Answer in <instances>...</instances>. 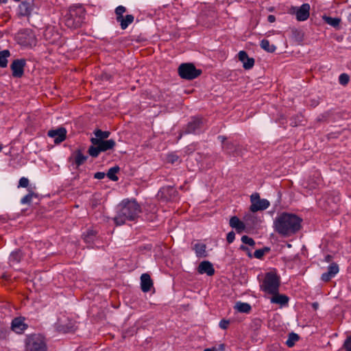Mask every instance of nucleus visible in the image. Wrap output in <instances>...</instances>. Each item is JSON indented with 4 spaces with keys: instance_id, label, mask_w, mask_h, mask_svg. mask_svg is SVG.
I'll list each match as a JSON object with an SVG mask.
<instances>
[{
    "instance_id": "1",
    "label": "nucleus",
    "mask_w": 351,
    "mask_h": 351,
    "mask_svg": "<svg viewBox=\"0 0 351 351\" xmlns=\"http://www.w3.org/2000/svg\"><path fill=\"white\" fill-rule=\"evenodd\" d=\"M302 219L295 214L282 213L274 221V228L276 232L284 237L296 233L301 228Z\"/></svg>"
},
{
    "instance_id": "2",
    "label": "nucleus",
    "mask_w": 351,
    "mask_h": 351,
    "mask_svg": "<svg viewBox=\"0 0 351 351\" xmlns=\"http://www.w3.org/2000/svg\"><path fill=\"white\" fill-rule=\"evenodd\" d=\"M141 213L140 205L135 199H123L118 206L114 221L117 226H121L126 221L135 220Z\"/></svg>"
},
{
    "instance_id": "3",
    "label": "nucleus",
    "mask_w": 351,
    "mask_h": 351,
    "mask_svg": "<svg viewBox=\"0 0 351 351\" xmlns=\"http://www.w3.org/2000/svg\"><path fill=\"white\" fill-rule=\"evenodd\" d=\"M86 10L80 5L71 6L63 21L66 27L71 29H77L82 26L85 20Z\"/></svg>"
},
{
    "instance_id": "4",
    "label": "nucleus",
    "mask_w": 351,
    "mask_h": 351,
    "mask_svg": "<svg viewBox=\"0 0 351 351\" xmlns=\"http://www.w3.org/2000/svg\"><path fill=\"white\" fill-rule=\"evenodd\" d=\"M280 280L279 276L274 272H267L260 285L261 291L268 293L274 294L279 291Z\"/></svg>"
},
{
    "instance_id": "5",
    "label": "nucleus",
    "mask_w": 351,
    "mask_h": 351,
    "mask_svg": "<svg viewBox=\"0 0 351 351\" xmlns=\"http://www.w3.org/2000/svg\"><path fill=\"white\" fill-rule=\"evenodd\" d=\"M25 351H47L45 339L38 335L27 336L25 341Z\"/></svg>"
},
{
    "instance_id": "6",
    "label": "nucleus",
    "mask_w": 351,
    "mask_h": 351,
    "mask_svg": "<svg viewBox=\"0 0 351 351\" xmlns=\"http://www.w3.org/2000/svg\"><path fill=\"white\" fill-rule=\"evenodd\" d=\"M202 71L197 69L192 63H182L178 67V74L181 78L191 80L197 78Z\"/></svg>"
},
{
    "instance_id": "7",
    "label": "nucleus",
    "mask_w": 351,
    "mask_h": 351,
    "mask_svg": "<svg viewBox=\"0 0 351 351\" xmlns=\"http://www.w3.org/2000/svg\"><path fill=\"white\" fill-rule=\"evenodd\" d=\"M17 39L19 43L23 46L32 47L36 44V36L29 29H24L19 32Z\"/></svg>"
},
{
    "instance_id": "8",
    "label": "nucleus",
    "mask_w": 351,
    "mask_h": 351,
    "mask_svg": "<svg viewBox=\"0 0 351 351\" xmlns=\"http://www.w3.org/2000/svg\"><path fill=\"white\" fill-rule=\"evenodd\" d=\"M251 206L250 210L255 213L258 210L267 209L269 205V202L266 199H261L258 193H254L250 197Z\"/></svg>"
},
{
    "instance_id": "9",
    "label": "nucleus",
    "mask_w": 351,
    "mask_h": 351,
    "mask_svg": "<svg viewBox=\"0 0 351 351\" xmlns=\"http://www.w3.org/2000/svg\"><path fill=\"white\" fill-rule=\"evenodd\" d=\"M26 64L24 59L14 60L10 64L12 75L14 77H21L24 73V67Z\"/></svg>"
},
{
    "instance_id": "10",
    "label": "nucleus",
    "mask_w": 351,
    "mask_h": 351,
    "mask_svg": "<svg viewBox=\"0 0 351 351\" xmlns=\"http://www.w3.org/2000/svg\"><path fill=\"white\" fill-rule=\"evenodd\" d=\"M47 134L49 137L53 138L56 144H59L66 139V130L60 127L56 130H49Z\"/></svg>"
},
{
    "instance_id": "11",
    "label": "nucleus",
    "mask_w": 351,
    "mask_h": 351,
    "mask_svg": "<svg viewBox=\"0 0 351 351\" xmlns=\"http://www.w3.org/2000/svg\"><path fill=\"white\" fill-rule=\"evenodd\" d=\"M27 327V324L25 323V318L22 317H15L11 323V329L17 334L23 333Z\"/></svg>"
},
{
    "instance_id": "12",
    "label": "nucleus",
    "mask_w": 351,
    "mask_h": 351,
    "mask_svg": "<svg viewBox=\"0 0 351 351\" xmlns=\"http://www.w3.org/2000/svg\"><path fill=\"white\" fill-rule=\"evenodd\" d=\"M90 142L94 145H99L101 152L113 149L116 145L115 141L112 139L101 141L98 138H91Z\"/></svg>"
},
{
    "instance_id": "13",
    "label": "nucleus",
    "mask_w": 351,
    "mask_h": 351,
    "mask_svg": "<svg viewBox=\"0 0 351 351\" xmlns=\"http://www.w3.org/2000/svg\"><path fill=\"white\" fill-rule=\"evenodd\" d=\"M310 5L304 3L298 8L295 12L296 19L298 21H304L308 19L310 15Z\"/></svg>"
},
{
    "instance_id": "14",
    "label": "nucleus",
    "mask_w": 351,
    "mask_h": 351,
    "mask_svg": "<svg viewBox=\"0 0 351 351\" xmlns=\"http://www.w3.org/2000/svg\"><path fill=\"white\" fill-rule=\"evenodd\" d=\"M339 268L337 263H331L328 267V271L324 274H322L321 276L322 280L324 282H328L331 278L335 277V276L339 272Z\"/></svg>"
},
{
    "instance_id": "15",
    "label": "nucleus",
    "mask_w": 351,
    "mask_h": 351,
    "mask_svg": "<svg viewBox=\"0 0 351 351\" xmlns=\"http://www.w3.org/2000/svg\"><path fill=\"white\" fill-rule=\"evenodd\" d=\"M238 58L239 61L243 63V66L245 69H250L254 65V59L249 58L247 53L245 51H240L239 52Z\"/></svg>"
},
{
    "instance_id": "16",
    "label": "nucleus",
    "mask_w": 351,
    "mask_h": 351,
    "mask_svg": "<svg viewBox=\"0 0 351 351\" xmlns=\"http://www.w3.org/2000/svg\"><path fill=\"white\" fill-rule=\"evenodd\" d=\"M197 271L200 274H206L208 276H211L215 274V269L210 262L208 261H204L199 263L197 267Z\"/></svg>"
},
{
    "instance_id": "17",
    "label": "nucleus",
    "mask_w": 351,
    "mask_h": 351,
    "mask_svg": "<svg viewBox=\"0 0 351 351\" xmlns=\"http://www.w3.org/2000/svg\"><path fill=\"white\" fill-rule=\"evenodd\" d=\"M222 149L223 152L229 156H237L239 155V147L232 142L223 143V145H222Z\"/></svg>"
},
{
    "instance_id": "18",
    "label": "nucleus",
    "mask_w": 351,
    "mask_h": 351,
    "mask_svg": "<svg viewBox=\"0 0 351 351\" xmlns=\"http://www.w3.org/2000/svg\"><path fill=\"white\" fill-rule=\"evenodd\" d=\"M153 287V281L148 274H143L141 276V290L145 292H149Z\"/></svg>"
},
{
    "instance_id": "19",
    "label": "nucleus",
    "mask_w": 351,
    "mask_h": 351,
    "mask_svg": "<svg viewBox=\"0 0 351 351\" xmlns=\"http://www.w3.org/2000/svg\"><path fill=\"white\" fill-rule=\"evenodd\" d=\"M229 224L231 228H234L237 233L239 234L245 229V223L241 221L237 216H233L230 219Z\"/></svg>"
},
{
    "instance_id": "20",
    "label": "nucleus",
    "mask_w": 351,
    "mask_h": 351,
    "mask_svg": "<svg viewBox=\"0 0 351 351\" xmlns=\"http://www.w3.org/2000/svg\"><path fill=\"white\" fill-rule=\"evenodd\" d=\"M88 156L86 155H84L81 150L78 149L75 151L72 157L70 158V160L72 159L73 160V162L76 165L77 167H80V165H83L86 160H87Z\"/></svg>"
},
{
    "instance_id": "21",
    "label": "nucleus",
    "mask_w": 351,
    "mask_h": 351,
    "mask_svg": "<svg viewBox=\"0 0 351 351\" xmlns=\"http://www.w3.org/2000/svg\"><path fill=\"white\" fill-rule=\"evenodd\" d=\"M193 250L195 251V255L197 258H204L207 256L206 245L203 243H196L193 246Z\"/></svg>"
},
{
    "instance_id": "22",
    "label": "nucleus",
    "mask_w": 351,
    "mask_h": 351,
    "mask_svg": "<svg viewBox=\"0 0 351 351\" xmlns=\"http://www.w3.org/2000/svg\"><path fill=\"white\" fill-rule=\"evenodd\" d=\"M202 121L200 119L195 118L189 122L186 128V133H195L201 128Z\"/></svg>"
},
{
    "instance_id": "23",
    "label": "nucleus",
    "mask_w": 351,
    "mask_h": 351,
    "mask_svg": "<svg viewBox=\"0 0 351 351\" xmlns=\"http://www.w3.org/2000/svg\"><path fill=\"white\" fill-rule=\"evenodd\" d=\"M273 296L271 298V302L274 304H279L282 306L287 304L289 298L285 295H280L278 293L271 294Z\"/></svg>"
},
{
    "instance_id": "24",
    "label": "nucleus",
    "mask_w": 351,
    "mask_h": 351,
    "mask_svg": "<svg viewBox=\"0 0 351 351\" xmlns=\"http://www.w3.org/2000/svg\"><path fill=\"white\" fill-rule=\"evenodd\" d=\"M134 20V17L132 14H127L125 16H123L117 21V22L119 23L122 29H125L131 23H133Z\"/></svg>"
},
{
    "instance_id": "25",
    "label": "nucleus",
    "mask_w": 351,
    "mask_h": 351,
    "mask_svg": "<svg viewBox=\"0 0 351 351\" xmlns=\"http://www.w3.org/2000/svg\"><path fill=\"white\" fill-rule=\"evenodd\" d=\"M234 309H236L238 312L249 313L252 307L250 304L246 302H237L234 305Z\"/></svg>"
},
{
    "instance_id": "26",
    "label": "nucleus",
    "mask_w": 351,
    "mask_h": 351,
    "mask_svg": "<svg viewBox=\"0 0 351 351\" xmlns=\"http://www.w3.org/2000/svg\"><path fill=\"white\" fill-rule=\"evenodd\" d=\"M22 253L20 250L12 252L9 257V263L11 265L19 263L22 258Z\"/></svg>"
},
{
    "instance_id": "27",
    "label": "nucleus",
    "mask_w": 351,
    "mask_h": 351,
    "mask_svg": "<svg viewBox=\"0 0 351 351\" xmlns=\"http://www.w3.org/2000/svg\"><path fill=\"white\" fill-rule=\"evenodd\" d=\"M19 12L22 16H28L31 14L32 8L29 3L22 2L19 6Z\"/></svg>"
},
{
    "instance_id": "28",
    "label": "nucleus",
    "mask_w": 351,
    "mask_h": 351,
    "mask_svg": "<svg viewBox=\"0 0 351 351\" xmlns=\"http://www.w3.org/2000/svg\"><path fill=\"white\" fill-rule=\"evenodd\" d=\"M97 235V232L94 230H88L84 234V240L86 243L91 244L93 243Z\"/></svg>"
},
{
    "instance_id": "29",
    "label": "nucleus",
    "mask_w": 351,
    "mask_h": 351,
    "mask_svg": "<svg viewBox=\"0 0 351 351\" xmlns=\"http://www.w3.org/2000/svg\"><path fill=\"white\" fill-rule=\"evenodd\" d=\"M10 56L9 50L5 49L0 52V67L5 68L8 66L7 58Z\"/></svg>"
},
{
    "instance_id": "30",
    "label": "nucleus",
    "mask_w": 351,
    "mask_h": 351,
    "mask_svg": "<svg viewBox=\"0 0 351 351\" xmlns=\"http://www.w3.org/2000/svg\"><path fill=\"white\" fill-rule=\"evenodd\" d=\"M260 45L263 49L269 53H273L276 49V46L274 45H270L269 41L267 39H263L261 41Z\"/></svg>"
},
{
    "instance_id": "31",
    "label": "nucleus",
    "mask_w": 351,
    "mask_h": 351,
    "mask_svg": "<svg viewBox=\"0 0 351 351\" xmlns=\"http://www.w3.org/2000/svg\"><path fill=\"white\" fill-rule=\"evenodd\" d=\"M119 169H120L118 166H114V167L109 169V170L106 174L108 178L112 181H117L119 180V178L116 176V174L119 172Z\"/></svg>"
},
{
    "instance_id": "32",
    "label": "nucleus",
    "mask_w": 351,
    "mask_h": 351,
    "mask_svg": "<svg viewBox=\"0 0 351 351\" xmlns=\"http://www.w3.org/2000/svg\"><path fill=\"white\" fill-rule=\"evenodd\" d=\"M94 134L95 136V138H98L99 140L106 141L110 134L108 131H102L101 130H96L94 132Z\"/></svg>"
},
{
    "instance_id": "33",
    "label": "nucleus",
    "mask_w": 351,
    "mask_h": 351,
    "mask_svg": "<svg viewBox=\"0 0 351 351\" xmlns=\"http://www.w3.org/2000/svg\"><path fill=\"white\" fill-rule=\"evenodd\" d=\"M324 20L327 24H328L334 27L339 26V25L341 22V19L339 18H332L330 16H324Z\"/></svg>"
},
{
    "instance_id": "34",
    "label": "nucleus",
    "mask_w": 351,
    "mask_h": 351,
    "mask_svg": "<svg viewBox=\"0 0 351 351\" xmlns=\"http://www.w3.org/2000/svg\"><path fill=\"white\" fill-rule=\"evenodd\" d=\"M299 336L293 332H291L289 335V338L286 341V344L288 347L291 348L294 346L295 343L298 341Z\"/></svg>"
},
{
    "instance_id": "35",
    "label": "nucleus",
    "mask_w": 351,
    "mask_h": 351,
    "mask_svg": "<svg viewBox=\"0 0 351 351\" xmlns=\"http://www.w3.org/2000/svg\"><path fill=\"white\" fill-rule=\"evenodd\" d=\"M101 152V151L99 148V145H92L88 150V154L93 158L97 157Z\"/></svg>"
},
{
    "instance_id": "36",
    "label": "nucleus",
    "mask_w": 351,
    "mask_h": 351,
    "mask_svg": "<svg viewBox=\"0 0 351 351\" xmlns=\"http://www.w3.org/2000/svg\"><path fill=\"white\" fill-rule=\"evenodd\" d=\"M126 8L123 5H119L115 9L116 20L117 21L123 17V14L125 12Z\"/></svg>"
},
{
    "instance_id": "37",
    "label": "nucleus",
    "mask_w": 351,
    "mask_h": 351,
    "mask_svg": "<svg viewBox=\"0 0 351 351\" xmlns=\"http://www.w3.org/2000/svg\"><path fill=\"white\" fill-rule=\"evenodd\" d=\"M34 196H35V194L33 192H29L21 199V203L22 204H30Z\"/></svg>"
},
{
    "instance_id": "38",
    "label": "nucleus",
    "mask_w": 351,
    "mask_h": 351,
    "mask_svg": "<svg viewBox=\"0 0 351 351\" xmlns=\"http://www.w3.org/2000/svg\"><path fill=\"white\" fill-rule=\"evenodd\" d=\"M350 81V77L346 73H341L339 77V82L343 86H346Z\"/></svg>"
},
{
    "instance_id": "39",
    "label": "nucleus",
    "mask_w": 351,
    "mask_h": 351,
    "mask_svg": "<svg viewBox=\"0 0 351 351\" xmlns=\"http://www.w3.org/2000/svg\"><path fill=\"white\" fill-rule=\"evenodd\" d=\"M167 160L169 162L174 164L179 162V157L174 153H171L167 155Z\"/></svg>"
},
{
    "instance_id": "40",
    "label": "nucleus",
    "mask_w": 351,
    "mask_h": 351,
    "mask_svg": "<svg viewBox=\"0 0 351 351\" xmlns=\"http://www.w3.org/2000/svg\"><path fill=\"white\" fill-rule=\"evenodd\" d=\"M241 241L250 246L254 247L255 245V241L253 239L249 237L248 236L244 235L241 237Z\"/></svg>"
},
{
    "instance_id": "41",
    "label": "nucleus",
    "mask_w": 351,
    "mask_h": 351,
    "mask_svg": "<svg viewBox=\"0 0 351 351\" xmlns=\"http://www.w3.org/2000/svg\"><path fill=\"white\" fill-rule=\"evenodd\" d=\"M9 330L3 326H0V339H5L9 335Z\"/></svg>"
},
{
    "instance_id": "42",
    "label": "nucleus",
    "mask_w": 351,
    "mask_h": 351,
    "mask_svg": "<svg viewBox=\"0 0 351 351\" xmlns=\"http://www.w3.org/2000/svg\"><path fill=\"white\" fill-rule=\"evenodd\" d=\"M29 185V180L27 178L22 177L19 182V187L26 188Z\"/></svg>"
},
{
    "instance_id": "43",
    "label": "nucleus",
    "mask_w": 351,
    "mask_h": 351,
    "mask_svg": "<svg viewBox=\"0 0 351 351\" xmlns=\"http://www.w3.org/2000/svg\"><path fill=\"white\" fill-rule=\"evenodd\" d=\"M343 348L346 351H351V335L344 341Z\"/></svg>"
},
{
    "instance_id": "44",
    "label": "nucleus",
    "mask_w": 351,
    "mask_h": 351,
    "mask_svg": "<svg viewBox=\"0 0 351 351\" xmlns=\"http://www.w3.org/2000/svg\"><path fill=\"white\" fill-rule=\"evenodd\" d=\"M229 324H230L229 320L223 319L220 321L219 326L221 329L226 330L228 328Z\"/></svg>"
},
{
    "instance_id": "45",
    "label": "nucleus",
    "mask_w": 351,
    "mask_h": 351,
    "mask_svg": "<svg viewBox=\"0 0 351 351\" xmlns=\"http://www.w3.org/2000/svg\"><path fill=\"white\" fill-rule=\"evenodd\" d=\"M235 239V234L233 231H231L228 233L226 237V240L228 243H232Z\"/></svg>"
},
{
    "instance_id": "46",
    "label": "nucleus",
    "mask_w": 351,
    "mask_h": 351,
    "mask_svg": "<svg viewBox=\"0 0 351 351\" xmlns=\"http://www.w3.org/2000/svg\"><path fill=\"white\" fill-rule=\"evenodd\" d=\"M265 254V250L259 249L254 252V257L256 258H261Z\"/></svg>"
},
{
    "instance_id": "47",
    "label": "nucleus",
    "mask_w": 351,
    "mask_h": 351,
    "mask_svg": "<svg viewBox=\"0 0 351 351\" xmlns=\"http://www.w3.org/2000/svg\"><path fill=\"white\" fill-rule=\"evenodd\" d=\"M105 176H106L105 173L97 172L94 175V178L97 179V180H101V179L104 178Z\"/></svg>"
},
{
    "instance_id": "48",
    "label": "nucleus",
    "mask_w": 351,
    "mask_h": 351,
    "mask_svg": "<svg viewBox=\"0 0 351 351\" xmlns=\"http://www.w3.org/2000/svg\"><path fill=\"white\" fill-rule=\"evenodd\" d=\"M267 20L269 23H274L276 21V17L274 15H269Z\"/></svg>"
},
{
    "instance_id": "49",
    "label": "nucleus",
    "mask_w": 351,
    "mask_h": 351,
    "mask_svg": "<svg viewBox=\"0 0 351 351\" xmlns=\"http://www.w3.org/2000/svg\"><path fill=\"white\" fill-rule=\"evenodd\" d=\"M218 139L222 143V145L226 143L225 142V141L226 140V137L224 136H219Z\"/></svg>"
},
{
    "instance_id": "50",
    "label": "nucleus",
    "mask_w": 351,
    "mask_h": 351,
    "mask_svg": "<svg viewBox=\"0 0 351 351\" xmlns=\"http://www.w3.org/2000/svg\"><path fill=\"white\" fill-rule=\"evenodd\" d=\"M332 260V256L330 255H327L326 257H325V261L327 262V263H329Z\"/></svg>"
},
{
    "instance_id": "51",
    "label": "nucleus",
    "mask_w": 351,
    "mask_h": 351,
    "mask_svg": "<svg viewBox=\"0 0 351 351\" xmlns=\"http://www.w3.org/2000/svg\"><path fill=\"white\" fill-rule=\"evenodd\" d=\"M204 351H217V350L215 348H206Z\"/></svg>"
},
{
    "instance_id": "52",
    "label": "nucleus",
    "mask_w": 351,
    "mask_h": 351,
    "mask_svg": "<svg viewBox=\"0 0 351 351\" xmlns=\"http://www.w3.org/2000/svg\"><path fill=\"white\" fill-rule=\"evenodd\" d=\"M241 249L243 250H246L247 248L245 246H244V245H241Z\"/></svg>"
},
{
    "instance_id": "53",
    "label": "nucleus",
    "mask_w": 351,
    "mask_h": 351,
    "mask_svg": "<svg viewBox=\"0 0 351 351\" xmlns=\"http://www.w3.org/2000/svg\"><path fill=\"white\" fill-rule=\"evenodd\" d=\"M317 306H318V304H316V303H314V304H313V306H314L315 308H316Z\"/></svg>"
},
{
    "instance_id": "54",
    "label": "nucleus",
    "mask_w": 351,
    "mask_h": 351,
    "mask_svg": "<svg viewBox=\"0 0 351 351\" xmlns=\"http://www.w3.org/2000/svg\"><path fill=\"white\" fill-rule=\"evenodd\" d=\"M2 149H3V146H2V145L0 144V152H1Z\"/></svg>"
},
{
    "instance_id": "55",
    "label": "nucleus",
    "mask_w": 351,
    "mask_h": 351,
    "mask_svg": "<svg viewBox=\"0 0 351 351\" xmlns=\"http://www.w3.org/2000/svg\"><path fill=\"white\" fill-rule=\"evenodd\" d=\"M245 221H247V216H245Z\"/></svg>"
},
{
    "instance_id": "56",
    "label": "nucleus",
    "mask_w": 351,
    "mask_h": 351,
    "mask_svg": "<svg viewBox=\"0 0 351 351\" xmlns=\"http://www.w3.org/2000/svg\"><path fill=\"white\" fill-rule=\"evenodd\" d=\"M14 1H19L20 0H14Z\"/></svg>"
},
{
    "instance_id": "57",
    "label": "nucleus",
    "mask_w": 351,
    "mask_h": 351,
    "mask_svg": "<svg viewBox=\"0 0 351 351\" xmlns=\"http://www.w3.org/2000/svg\"><path fill=\"white\" fill-rule=\"evenodd\" d=\"M350 292H351V287H350Z\"/></svg>"
},
{
    "instance_id": "58",
    "label": "nucleus",
    "mask_w": 351,
    "mask_h": 351,
    "mask_svg": "<svg viewBox=\"0 0 351 351\" xmlns=\"http://www.w3.org/2000/svg\"><path fill=\"white\" fill-rule=\"evenodd\" d=\"M0 2H1V0H0Z\"/></svg>"
}]
</instances>
